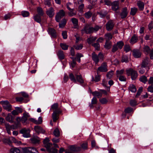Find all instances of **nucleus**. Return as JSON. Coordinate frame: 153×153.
I'll list each match as a JSON object with an SVG mask.
<instances>
[{"instance_id": "obj_1", "label": "nucleus", "mask_w": 153, "mask_h": 153, "mask_svg": "<svg viewBox=\"0 0 153 153\" xmlns=\"http://www.w3.org/2000/svg\"><path fill=\"white\" fill-rule=\"evenodd\" d=\"M92 58L95 64H97L100 61H102L103 60L104 55L101 52L97 55L94 52H93L92 53Z\"/></svg>"}, {"instance_id": "obj_2", "label": "nucleus", "mask_w": 153, "mask_h": 153, "mask_svg": "<svg viewBox=\"0 0 153 153\" xmlns=\"http://www.w3.org/2000/svg\"><path fill=\"white\" fill-rule=\"evenodd\" d=\"M126 74L128 76H131L132 80H135L138 76L137 72L132 68H129L126 70Z\"/></svg>"}, {"instance_id": "obj_3", "label": "nucleus", "mask_w": 153, "mask_h": 153, "mask_svg": "<svg viewBox=\"0 0 153 153\" xmlns=\"http://www.w3.org/2000/svg\"><path fill=\"white\" fill-rule=\"evenodd\" d=\"M3 108L8 111H10L12 110V106L7 100L1 101Z\"/></svg>"}, {"instance_id": "obj_4", "label": "nucleus", "mask_w": 153, "mask_h": 153, "mask_svg": "<svg viewBox=\"0 0 153 153\" xmlns=\"http://www.w3.org/2000/svg\"><path fill=\"white\" fill-rule=\"evenodd\" d=\"M80 150V148L79 146L73 145L70 146L69 149L66 150L65 153H74V152H77Z\"/></svg>"}, {"instance_id": "obj_5", "label": "nucleus", "mask_w": 153, "mask_h": 153, "mask_svg": "<svg viewBox=\"0 0 153 153\" xmlns=\"http://www.w3.org/2000/svg\"><path fill=\"white\" fill-rule=\"evenodd\" d=\"M82 33L83 34L84 33L87 34H91L94 32L93 27H89L88 25H86L81 30Z\"/></svg>"}, {"instance_id": "obj_6", "label": "nucleus", "mask_w": 153, "mask_h": 153, "mask_svg": "<svg viewBox=\"0 0 153 153\" xmlns=\"http://www.w3.org/2000/svg\"><path fill=\"white\" fill-rule=\"evenodd\" d=\"M62 111L59 109H57L56 110H54L52 114V117L53 121L54 122H56L59 118V115L61 114Z\"/></svg>"}, {"instance_id": "obj_7", "label": "nucleus", "mask_w": 153, "mask_h": 153, "mask_svg": "<svg viewBox=\"0 0 153 153\" xmlns=\"http://www.w3.org/2000/svg\"><path fill=\"white\" fill-rule=\"evenodd\" d=\"M65 15V12L63 10H61L57 13L55 16V19L57 22H59L61 19Z\"/></svg>"}, {"instance_id": "obj_8", "label": "nucleus", "mask_w": 153, "mask_h": 153, "mask_svg": "<svg viewBox=\"0 0 153 153\" xmlns=\"http://www.w3.org/2000/svg\"><path fill=\"white\" fill-rule=\"evenodd\" d=\"M30 130L29 128H24L21 129L20 131V132L22 134L23 136L25 137H30Z\"/></svg>"}, {"instance_id": "obj_9", "label": "nucleus", "mask_w": 153, "mask_h": 153, "mask_svg": "<svg viewBox=\"0 0 153 153\" xmlns=\"http://www.w3.org/2000/svg\"><path fill=\"white\" fill-rule=\"evenodd\" d=\"M108 66L106 62H103L100 66L98 68L97 71L101 72H106L108 71Z\"/></svg>"}, {"instance_id": "obj_10", "label": "nucleus", "mask_w": 153, "mask_h": 153, "mask_svg": "<svg viewBox=\"0 0 153 153\" xmlns=\"http://www.w3.org/2000/svg\"><path fill=\"white\" fill-rule=\"evenodd\" d=\"M114 26L113 22L112 20H110L106 23V30L108 31H111Z\"/></svg>"}, {"instance_id": "obj_11", "label": "nucleus", "mask_w": 153, "mask_h": 153, "mask_svg": "<svg viewBox=\"0 0 153 153\" xmlns=\"http://www.w3.org/2000/svg\"><path fill=\"white\" fill-rule=\"evenodd\" d=\"M30 117V115L28 113L25 112L23 114V116L21 118V122L24 124L26 125L27 123L26 122L27 118Z\"/></svg>"}, {"instance_id": "obj_12", "label": "nucleus", "mask_w": 153, "mask_h": 153, "mask_svg": "<svg viewBox=\"0 0 153 153\" xmlns=\"http://www.w3.org/2000/svg\"><path fill=\"white\" fill-rule=\"evenodd\" d=\"M48 33L51 36L52 38H55L56 36V32L54 29L49 27L48 29Z\"/></svg>"}, {"instance_id": "obj_13", "label": "nucleus", "mask_w": 153, "mask_h": 153, "mask_svg": "<svg viewBox=\"0 0 153 153\" xmlns=\"http://www.w3.org/2000/svg\"><path fill=\"white\" fill-rule=\"evenodd\" d=\"M128 13V11L127 7H125L122 9L121 13H120V16L122 19L126 18Z\"/></svg>"}, {"instance_id": "obj_14", "label": "nucleus", "mask_w": 153, "mask_h": 153, "mask_svg": "<svg viewBox=\"0 0 153 153\" xmlns=\"http://www.w3.org/2000/svg\"><path fill=\"white\" fill-rule=\"evenodd\" d=\"M47 14L50 17L52 18L54 15V10L52 7H51L46 12Z\"/></svg>"}, {"instance_id": "obj_15", "label": "nucleus", "mask_w": 153, "mask_h": 153, "mask_svg": "<svg viewBox=\"0 0 153 153\" xmlns=\"http://www.w3.org/2000/svg\"><path fill=\"white\" fill-rule=\"evenodd\" d=\"M112 6V9L114 11H117L119 8V2L117 1H114L111 4Z\"/></svg>"}, {"instance_id": "obj_16", "label": "nucleus", "mask_w": 153, "mask_h": 153, "mask_svg": "<svg viewBox=\"0 0 153 153\" xmlns=\"http://www.w3.org/2000/svg\"><path fill=\"white\" fill-rule=\"evenodd\" d=\"M133 56L135 58H139L140 57L141 55V52L138 50H134L132 51Z\"/></svg>"}, {"instance_id": "obj_17", "label": "nucleus", "mask_w": 153, "mask_h": 153, "mask_svg": "<svg viewBox=\"0 0 153 153\" xmlns=\"http://www.w3.org/2000/svg\"><path fill=\"white\" fill-rule=\"evenodd\" d=\"M97 37L96 36H90L89 38L87 39V41L88 44H92L97 39Z\"/></svg>"}, {"instance_id": "obj_18", "label": "nucleus", "mask_w": 153, "mask_h": 153, "mask_svg": "<svg viewBox=\"0 0 153 153\" xmlns=\"http://www.w3.org/2000/svg\"><path fill=\"white\" fill-rule=\"evenodd\" d=\"M34 129L35 131L39 134L40 133H44L45 132V131L40 126H35L34 127Z\"/></svg>"}, {"instance_id": "obj_19", "label": "nucleus", "mask_w": 153, "mask_h": 153, "mask_svg": "<svg viewBox=\"0 0 153 153\" xmlns=\"http://www.w3.org/2000/svg\"><path fill=\"white\" fill-rule=\"evenodd\" d=\"M149 61L150 59L149 57H146L143 61L142 65L144 67H148V65L149 63Z\"/></svg>"}, {"instance_id": "obj_20", "label": "nucleus", "mask_w": 153, "mask_h": 153, "mask_svg": "<svg viewBox=\"0 0 153 153\" xmlns=\"http://www.w3.org/2000/svg\"><path fill=\"white\" fill-rule=\"evenodd\" d=\"M13 118L10 113H9L6 117L5 119L8 122L11 123H13Z\"/></svg>"}, {"instance_id": "obj_21", "label": "nucleus", "mask_w": 153, "mask_h": 153, "mask_svg": "<svg viewBox=\"0 0 153 153\" xmlns=\"http://www.w3.org/2000/svg\"><path fill=\"white\" fill-rule=\"evenodd\" d=\"M31 142L33 144L38 143L40 141V138L37 136H34L30 139Z\"/></svg>"}, {"instance_id": "obj_22", "label": "nucleus", "mask_w": 153, "mask_h": 153, "mask_svg": "<svg viewBox=\"0 0 153 153\" xmlns=\"http://www.w3.org/2000/svg\"><path fill=\"white\" fill-rule=\"evenodd\" d=\"M75 76L76 77V82L77 81L80 84H82L84 83V80L82 79L81 75L76 74Z\"/></svg>"}, {"instance_id": "obj_23", "label": "nucleus", "mask_w": 153, "mask_h": 153, "mask_svg": "<svg viewBox=\"0 0 153 153\" xmlns=\"http://www.w3.org/2000/svg\"><path fill=\"white\" fill-rule=\"evenodd\" d=\"M71 22L74 26V28H77L78 27V20L76 18H73L71 19Z\"/></svg>"}, {"instance_id": "obj_24", "label": "nucleus", "mask_w": 153, "mask_h": 153, "mask_svg": "<svg viewBox=\"0 0 153 153\" xmlns=\"http://www.w3.org/2000/svg\"><path fill=\"white\" fill-rule=\"evenodd\" d=\"M57 55L59 59L62 60L65 58V55L63 51L62 50L59 51L57 53Z\"/></svg>"}, {"instance_id": "obj_25", "label": "nucleus", "mask_w": 153, "mask_h": 153, "mask_svg": "<svg viewBox=\"0 0 153 153\" xmlns=\"http://www.w3.org/2000/svg\"><path fill=\"white\" fill-rule=\"evenodd\" d=\"M106 41H109L113 37V35L110 33H108L104 35Z\"/></svg>"}, {"instance_id": "obj_26", "label": "nucleus", "mask_w": 153, "mask_h": 153, "mask_svg": "<svg viewBox=\"0 0 153 153\" xmlns=\"http://www.w3.org/2000/svg\"><path fill=\"white\" fill-rule=\"evenodd\" d=\"M137 4L140 10H142L143 9L144 6V3L140 1H138L137 2Z\"/></svg>"}, {"instance_id": "obj_27", "label": "nucleus", "mask_w": 153, "mask_h": 153, "mask_svg": "<svg viewBox=\"0 0 153 153\" xmlns=\"http://www.w3.org/2000/svg\"><path fill=\"white\" fill-rule=\"evenodd\" d=\"M145 69H146V71H147L149 69V67H144L142 66V65L141 68L139 70V72L140 74H143L145 71Z\"/></svg>"}, {"instance_id": "obj_28", "label": "nucleus", "mask_w": 153, "mask_h": 153, "mask_svg": "<svg viewBox=\"0 0 153 153\" xmlns=\"http://www.w3.org/2000/svg\"><path fill=\"white\" fill-rule=\"evenodd\" d=\"M20 150L18 148L13 147L10 150V153H20Z\"/></svg>"}, {"instance_id": "obj_29", "label": "nucleus", "mask_w": 153, "mask_h": 153, "mask_svg": "<svg viewBox=\"0 0 153 153\" xmlns=\"http://www.w3.org/2000/svg\"><path fill=\"white\" fill-rule=\"evenodd\" d=\"M41 16L38 15V14H36L33 16V19L36 22L41 23Z\"/></svg>"}, {"instance_id": "obj_30", "label": "nucleus", "mask_w": 153, "mask_h": 153, "mask_svg": "<svg viewBox=\"0 0 153 153\" xmlns=\"http://www.w3.org/2000/svg\"><path fill=\"white\" fill-rule=\"evenodd\" d=\"M151 50L149 47L148 46H145L143 48V52L146 55L149 53Z\"/></svg>"}, {"instance_id": "obj_31", "label": "nucleus", "mask_w": 153, "mask_h": 153, "mask_svg": "<svg viewBox=\"0 0 153 153\" xmlns=\"http://www.w3.org/2000/svg\"><path fill=\"white\" fill-rule=\"evenodd\" d=\"M69 10V12L68 13V15L69 16L72 17L76 15V12L74 11V9H71Z\"/></svg>"}, {"instance_id": "obj_32", "label": "nucleus", "mask_w": 153, "mask_h": 153, "mask_svg": "<svg viewBox=\"0 0 153 153\" xmlns=\"http://www.w3.org/2000/svg\"><path fill=\"white\" fill-rule=\"evenodd\" d=\"M66 20L65 19H63L61 21V22L59 23V27L63 28L64 27L66 23Z\"/></svg>"}, {"instance_id": "obj_33", "label": "nucleus", "mask_w": 153, "mask_h": 153, "mask_svg": "<svg viewBox=\"0 0 153 153\" xmlns=\"http://www.w3.org/2000/svg\"><path fill=\"white\" fill-rule=\"evenodd\" d=\"M111 47V42L109 41H106L104 48L106 49H109Z\"/></svg>"}, {"instance_id": "obj_34", "label": "nucleus", "mask_w": 153, "mask_h": 153, "mask_svg": "<svg viewBox=\"0 0 153 153\" xmlns=\"http://www.w3.org/2000/svg\"><path fill=\"white\" fill-rule=\"evenodd\" d=\"M10 141H11L16 144L17 145H20L21 144L22 142L21 141H17L15 138L13 137H11L10 138Z\"/></svg>"}, {"instance_id": "obj_35", "label": "nucleus", "mask_w": 153, "mask_h": 153, "mask_svg": "<svg viewBox=\"0 0 153 153\" xmlns=\"http://www.w3.org/2000/svg\"><path fill=\"white\" fill-rule=\"evenodd\" d=\"M128 89L130 91L132 92H135L137 91L135 86L133 84L130 85Z\"/></svg>"}, {"instance_id": "obj_36", "label": "nucleus", "mask_w": 153, "mask_h": 153, "mask_svg": "<svg viewBox=\"0 0 153 153\" xmlns=\"http://www.w3.org/2000/svg\"><path fill=\"white\" fill-rule=\"evenodd\" d=\"M37 11L38 15L40 16H42L44 14V12L42 9L40 7H38L37 8Z\"/></svg>"}, {"instance_id": "obj_37", "label": "nucleus", "mask_w": 153, "mask_h": 153, "mask_svg": "<svg viewBox=\"0 0 153 153\" xmlns=\"http://www.w3.org/2000/svg\"><path fill=\"white\" fill-rule=\"evenodd\" d=\"M117 46L118 48L120 49L122 48L123 45H124V43L122 41H119L115 44Z\"/></svg>"}, {"instance_id": "obj_38", "label": "nucleus", "mask_w": 153, "mask_h": 153, "mask_svg": "<svg viewBox=\"0 0 153 153\" xmlns=\"http://www.w3.org/2000/svg\"><path fill=\"white\" fill-rule=\"evenodd\" d=\"M137 10V8L135 7L131 8V10L130 12L131 15L134 16L136 13Z\"/></svg>"}, {"instance_id": "obj_39", "label": "nucleus", "mask_w": 153, "mask_h": 153, "mask_svg": "<svg viewBox=\"0 0 153 153\" xmlns=\"http://www.w3.org/2000/svg\"><path fill=\"white\" fill-rule=\"evenodd\" d=\"M137 37L135 35H134L131 39L130 43L131 44H134L137 42Z\"/></svg>"}, {"instance_id": "obj_40", "label": "nucleus", "mask_w": 153, "mask_h": 153, "mask_svg": "<svg viewBox=\"0 0 153 153\" xmlns=\"http://www.w3.org/2000/svg\"><path fill=\"white\" fill-rule=\"evenodd\" d=\"M140 80L143 82V83H145L147 81V77L145 76H141L140 78Z\"/></svg>"}, {"instance_id": "obj_41", "label": "nucleus", "mask_w": 153, "mask_h": 153, "mask_svg": "<svg viewBox=\"0 0 153 153\" xmlns=\"http://www.w3.org/2000/svg\"><path fill=\"white\" fill-rule=\"evenodd\" d=\"M107 13L105 11H102L99 13V14L100 15V17L102 18L106 16Z\"/></svg>"}, {"instance_id": "obj_42", "label": "nucleus", "mask_w": 153, "mask_h": 153, "mask_svg": "<svg viewBox=\"0 0 153 153\" xmlns=\"http://www.w3.org/2000/svg\"><path fill=\"white\" fill-rule=\"evenodd\" d=\"M125 70L124 69H122L120 70L116 71V75L117 76H120L122 75L124 72Z\"/></svg>"}, {"instance_id": "obj_43", "label": "nucleus", "mask_w": 153, "mask_h": 153, "mask_svg": "<svg viewBox=\"0 0 153 153\" xmlns=\"http://www.w3.org/2000/svg\"><path fill=\"white\" fill-rule=\"evenodd\" d=\"M69 77L71 80L73 82L76 83V80L75 77L74 75L72 73H71L69 74Z\"/></svg>"}, {"instance_id": "obj_44", "label": "nucleus", "mask_w": 153, "mask_h": 153, "mask_svg": "<svg viewBox=\"0 0 153 153\" xmlns=\"http://www.w3.org/2000/svg\"><path fill=\"white\" fill-rule=\"evenodd\" d=\"M92 94L93 96H97L98 97V98L101 97L102 96V94L101 93L97 91H95L93 92L92 93Z\"/></svg>"}, {"instance_id": "obj_45", "label": "nucleus", "mask_w": 153, "mask_h": 153, "mask_svg": "<svg viewBox=\"0 0 153 153\" xmlns=\"http://www.w3.org/2000/svg\"><path fill=\"white\" fill-rule=\"evenodd\" d=\"M60 46L62 49L64 50H67L68 46V45L66 44L63 43H60Z\"/></svg>"}, {"instance_id": "obj_46", "label": "nucleus", "mask_w": 153, "mask_h": 153, "mask_svg": "<svg viewBox=\"0 0 153 153\" xmlns=\"http://www.w3.org/2000/svg\"><path fill=\"white\" fill-rule=\"evenodd\" d=\"M83 56V55L81 53H77L76 54V58L77 59L79 62H80V57Z\"/></svg>"}, {"instance_id": "obj_47", "label": "nucleus", "mask_w": 153, "mask_h": 153, "mask_svg": "<svg viewBox=\"0 0 153 153\" xmlns=\"http://www.w3.org/2000/svg\"><path fill=\"white\" fill-rule=\"evenodd\" d=\"M92 14V13L90 11H88L85 13L84 16L86 18L89 19L91 17Z\"/></svg>"}, {"instance_id": "obj_48", "label": "nucleus", "mask_w": 153, "mask_h": 153, "mask_svg": "<svg viewBox=\"0 0 153 153\" xmlns=\"http://www.w3.org/2000/svg\"><path fill=\"white\" fill-rule=\"evenodd\" d=\"M22 151L23 153H30V147L23 148Z\"/></svg>"}, {"instance_id": "obj_49", "label": "nucleus", "mask_w": 153, "mask_h": 153, "mask_svg": "<svg viewBox=\"0 0 153 153\" xmlns=\"http://www.w3.org/2000/svg\"><path fill=\"white\" fill-rule=\"evenodd\" d=\"M21 14L23 17H27L29 16V13L28 11H22L21 12Z\"/></svg>"}, {"instance_id": "obj_50", "label": "nucleus", "mask_w": 153, "mask_h": 153, "mask_svg": "<svg viewBox=\"0 0 153 153\" xmlns=\"http://www.w3.org/2000/svg\"><path fill=\"white\" fill-rule=\"evenodd\" d=\"M92 45L94 48L95 49L97 50H99L100 49V45L98 43H95L92 44Z\"/></svg>"}, {"instance_id": "obj_51", "label": "nucleus", "mask_w": 153, "mask_h": 153, "mask_svg": "<svg viewBox=\"0 0 153 153\" xmlns=\"http://www.w3.org/2000/svg\"><path fill=\"white\" fill-rule=\"evenodd\" d=\"M45 147L46 148L48 151H50L51 147L52 145V144L50 143L44 144Z\"/></svg>"}, {"instance_id": "obj_52", "label": "nucleus", "mask_w": 153, "mask_h": 153, "mask_svg": "<svg viewBox=\"0 0 153 153\" xmlns=\"http://www.w3.org/2000/svg\"><path fill=\"white\" fill-rule=\"evenodd\" d=\"M53 134L56 137H59L60 135V132L59 129L58 128H56L54 131Z\"/></svg>"}, {"instance_id": "obj_53", "label": "nucleus", "mask_w": 153, "mask_h": 153, "mask_svg": "<svg viewBox=\"0 0 153 153\" xmlns=\"http://www.w3.org/2000/svg\"><path fill=\"white\" fill-rule=\"evenodd\" d=\"M99 101L102 104H106L108 102V100L105 98H102L100 99Z\"/></svg>"}, {"instance_id": "obj_54", "label": "nucleus", "mask_w": 153, "mask_h": 153, "mask_svg": "<svg viewBox=\"0 0 153 153\" xmlns=\"http://www.w3.org/2000/svg\"><path fill=\"white\" fill-rule=\"evenodd\" d=\"M130 104L131 106H135L137 105L136 101L135 100H131L130 102Z\"/></svg>"}, {"instance_id": "obj_55", "label": "nucleus", "mask_w": 153, "mask_h": 153, "mask_svg": "<svg viewBox=\"0 0 153 153\" xmlns=\"http://www.w3.org/2000/svg\"><path fill=\"white\" fill-rule=\"evenodd\" d=\"M102 84L105 87H106V89L108 92H109L110 91V87H107L106 86L107 85V82L105 81H103Z\"/></svg>"}, {"instance_id": "obj_56", "label": "nucleus", "mask_w": 153, "mask_h": 153, "mask_svg": "<svg viewBox=\"0 0 153 153\" xmlns=\"http://www.w3.org/2000/svg\"><path fill=\"white\" fill-rule=\"evenodd\" d=\"M113 75V71H111L108 72L107 74V77L109 79L111 78Z\"/></svg>"}, {"instance_id": "obj_57", "label": "nucleus", "mask_w": 153, "mask_h": 153, "mask_svg": "<svg viewBox=\"0 0 153 153\" xmlns=\"http://www.w3.org/2000/svg\"><path fill=\"white\" fill-rule=\"evenodd\" d=\"M84 7V4H82L79 5L78 8V11L80 13H81L83 11V9Z\"/></svg>"}, {"instance_id": "obj_58", "label": "nucleus", "mask_w": 153, "mask_h": 153, "mask_svg": "<svg viewBox=\"0 0 153 153\" xmlns=\"http://www.w3.org/2000/svg\"><path fill=\"white\" fill-rule=\"evenodd\" d=\"M119 78V80L121 81H126V78L123 75L120 76H117Z\"/></svg>"}, {"instance_id": "obj_59", "label": "nucleus", "mask_w": 153, "mask_h": 153, "mask_svg": "<svg viewBox=\"0 0 153 153\" xmlns=\"http://www.w3.org/2000/svg\"><path fill=\"white\" fill-rule=\"evenodd\" d=\"M58 104L57 103H55L53 104L51 107V109L54 110H56L58 109Z\"/></svg>"}, {"instance_id": "obj_60", "label": "nucleus", "mask_w": 153, "mask_h": 153, "mask_svg": "<svg viewBox=\"0 0 153 153\" xmlns=\"http://www.w3.org/2000/svg\"><path fill=\"white\" fill-rule=\"evenodd\" d=\"M100 77L99 75L96 76L94 79V77H92V81H95V82H97L100 81Z\"/></svg>"}, {"instance_id": "obj_61", "label": "nucleus", "mask_w": 153, "mask_h": 153, "mask_svg": "<svg viewBox=\"0 0 153 153\" xmlns=\"http://www.w3.org/2000/svg\"><path fill=\"white\" fill-rule=\"evenodd\" d=\"M82 147L84 149H87L88 147V143L86 142H85L81 145Z\"/></svg>"}, {"instance_id": "obj_62", "label": "nucleus", "mask_w": 153, "mask_h": 153, "mask_svg": "<svg viewBox=\"0 0 153 153\" xmlns=\"http://www.w3.org/2000/svg\"><path fill=\"white\" fill-rule=\"evenodd\" d=\"M30 153H39L37 149L34 147H30Z\"/></svg>"}, {"instance_id": "obj_63", "label": "nucleus", "mask_w": 153, "mask_h": 153, "mask_svg": "<svg viewBox=\"0 0 153 153\" xmlns=\"http://www.w3.org/2000/svg\"><path fill=\"white\" fill-rule=\"evenodd\" d=\"M118 49L119 48H118L117 46L115 44L113 46L111 51L112 52L114 53L117 51Z\"/></svg>"}, {"instance_id": "obj_64", "label": "nucleus", "mask_w": 153, "mask_h": 153, "mask_svg": "<svg viewBox=\"0 0 153 153\" xmlns=\"http://www.w3.org/2000/svg\"><path fill=\"white\" fill-rule=\"evenodd\" d=\"M124 49V51L126 52H128L130 50V47L129 45H125Z\"/></svg>"}]
</instances>
